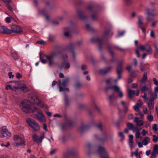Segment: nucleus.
Wrapping results in <instances>:
<instances>
[{
	"label": "nucleus",
	"instance_id": "obj_43",
	"mask_svg": "<svg viewBox=\"0 0 158 158\" xmlns=\"http://www.w3.org/2000/svg\"><path fill=\"white\" fill-rule=\"evenodd\" d=\"M64 100L65 101V104L66 106H68L69 105V100L67 96L65 94Z\"/></svg>",
	"mask_w": 158,
	"mask_h": 158
},
{
	"label": "nucleus",
	"instance_id": "obj_50",
	"mask_svg": "<svg viewBox=\"0 0 158 158\" xmlns=\"http://www.w3.org/2000/svg\"><path fill=\"white\" fill-rule=\"evenodd\" d=\"M152 130L154 132H156L158 130V128L157 125L156 124H154L152 125Z\"/></svg>",
	"mask_w": 158,
	"mask_h": 158
},
{
	"label": "nucleus",
	"instance_id": "obj_39",
	"mask_svg": "<svg viewBox=\"0 0 158 158\" xmlns=\"http://www.w3.org/2000/svg\"><path fill=\"white\" fill-rule=\"evenodd\" d=\"M147 79V73L144 72L143 74L142 79L140 80L142 83H145V81Z\"/></svg>",
	"mask_w": 158,
	"mask_h": 158
},
{
	"label": "nucleus",
	"instance_id": "obj_19",
	"mask_svg": "<svg viewBox=\"0 0 158 158\" xmlns=\"http://www.w3.org/2000/svg\"><path fill=\"white\" fill-rule=\"evenodd\" d=\"M10 30L8 29L6 27L3 26H0V32L5 34H11Z\"/></svg>",
	"mask_w": 158,
	"mask_h": 158
},
{
	"label": "nucleus",
	"instance_id": "obj_26",
	"mask_svg": "<svg viewBox=\"0 0 158 158\" xmlns=\"http://www.w3.org/2000/svg\"><path fill=\"white\" fill-rule=\"evenodd\" d=\"M3 2L6 3V7L10 11L13 12V7L11 6L10 3L11 2L10 0H2Z\"/></svg>",
	"mask_w": 158,
	"mask_h": 158
},
{
	"label": "nucleus",
	"instance_id": "obj_48",
	"mask_svg": "<svg viewBox=\"0 0 158 158\" xmlns=\"http://www.w3.org/2000/svg\"><path fill=\"white\" fill-rule=\"evenodd\" d=\"M127 126L129 129L132 130L134 126L132 123H128L127 124Z\"/></svg>",
	"mask_w": 158,
	"mask_h": 158
},
{
	"label": "nucleus",
	"instance_id": "obj_25",
	"mask_svg": "<svg viewBox=\"0 0 158 158\" xmlns=\"http://www.w3.org/2000/svg\"><path fill=\"white\" fill-rule=\"evenodd\" d=\"M112 67H109L106 69H101L99 71V73L101 75H105L108 73Z\"/></svg>",
	"mask_w": 158,
	"mask_h": 158
},
{
	"label": "nucleus",
	"instance_id": "obj_45",
	"mask_svg": "<svg viewBox=\"0 0 158 158\" xmlns=\"http://www.w3.org/2000/svg\"><path fill=\"white\" fill-rule=\"evenodd\" d=\"M155 51L154 52V56L156 58H158V48L156 46H155Z\"/></svg>",
	"mask_w": 158,
	"mask_h": 158
},
{
	"label": "nucleus",
	"instance_id": "obj_49",
	"mask_svg": "<svg viewBox=\"0 0 158 158\" xmlns=\"http://www.w3.org/2000/svg\"><path fill=\"white\" fill-rule=\"evenodd\" d=\"M82 85L81 83L80 82H77L75 85V88L76 89H79L81 88Z\"/></svg>",
	"mask_w": 158,
	"mask_h": 158
},
{
	"label": "nucleus",
	"instance_id": "obj_55",
	"mask_svg": "<svg viewBox=\"0 0 158 158\" xmlns=\"http://www.w3.org/2000/svg\"><path fill=\"white\" fill-rule=\"evenodd\" d=\"M129 145L131 149L135 147L133 141L129 142Z\"/></svg>",
	"mask_w": 158,
	"mask_h": 158
},
{
	"label": "nucleus",
	"instance_id": "obj_22",
	"mask_svg": "<svg viewBox=\"0 0 158 158\" xmlns=\"http://www.w3.org/2000/svg\"><path fill=\"white\" fill-rule=\"evenodd\" d=\"M36 111H37L38 114L36 115L37 119L40 121L43 122L45 120L44 115L40 110H38V109Z\"/></svg>",
	"mask_w": 158,
	"mask_h": 158
},
{
	"label": "nucleus",
	"instance_id": "obj_46",
	"mask_svg": "<svg viewBox=\"0 0 158 158\" xmlns=\"http://www.w3.org/2000/svg\"><path fill=\"white\" fill-rule=\"evenodd\" d=\"M118 136L121 137L120 140L123 141L125 139V136L122 132H119L118 133Z\"/></svg>",
	"mask_w": 158,
	"mask_h": 158
},
{
	"label": "nucleus",
	"instance_id": "obj_63",
	"mask_svg": "<svg viewBox=\"0 0 158 158\" xmlns=\"http://www.w3.org/2000/svg\"><path fill=\"white\" fill-rule=\"evenodd\" d=\"M153 81L154 82V84L156 85H158V81L156 79L154 78L153 79Z\"/></svg>",
	"mask_w": 158,
	"mask_h": 158
},
{
	"label": "nucleus",
	"instance_id": "obj_64",
	"mask_svg": "<svg viewBox=\"0 0 158 158\" xmlns=\"http://www.w3.org/2000/svg\"><path fill=\"white\" fill-rule=\"evenodd\" d=\"M158 93V86L154 88V93L155 94H157Z\"/></svg>",
	"mask_w": 158,
	"mask_h": 158
},
{
	"label": "nucleus",
	"instance_id": "obj_42",
	"mask_svg": "<svg viewBox=\"0 0 158 158\" xmlns=\"http://www.w3.org/2000/svg\"><path fill=\"white\" fill-rule=\"evenodd\" d=\"M11 56L15 60H18L19 58V56L18 54L15 52L12 53L11 55Z\"/></svg>",
	"mask_w": 158,
	"mask_h": 158
},
{
	"label": "nucleus",
	"instance_id": "obj_17",
	"mask_svg": "<svg viewBox=\"0 0 158 158\" xmlns=\"http://www.w3.org/2000/svg\"><path fill=\"white\" fill-rule=\"evenodd\" d=\"M158 154V145L155 144L153 148V151L150 156L151 158H155Z\"/></svg>",
	"mask_w": 158,
	"mask_h": 158
},
{
	"label": "nucleus",
	"instance_id": "obj_61",
	"mask_svg": "<svg viewBox=\"0 0 158 158\" xmlns=\"http://www.w3.org/2000/svg\"><path fill=\"white\" fill-rule=\"evenodd\" d=\"M106 136H105L103 138H101L99 139V142L102 143H103L104 141L106 140Z\"/></svg>",
	"mask_w": 158,
	"mask_h": 158
},
{
	"label": "nucleus",
	"instance_id": "obj_21",
	"mask_svg": "<svg viewBox=\"0 0 158 158\" xmlns=\"http://www.w3.org/2000/svg\"><path fill=\"white\" fill-rule=\"evenodd\" d=\"M49 12V8L46 7L45 8L39 10V13L44 15H46V18L47 19H48V17L47 15V14Z\"/></svg>",
	"mask_w": 158,
	"mask_h": 158
},
{
	"label": "nucleus",
	"instance_id": "obj_23",
	"mask_svg": "<svg viewBox=\"0 0 158 158\" xmlns=\"http://www.w3.org/2000/svg\"><path fill=\"white\" fill-rule=\"evenodd\" d=\"M152 90L151 86V85H149L148 86L146 85L143 86L141 88L140 90L142 92H145L146 91H148V93H151L152 92Z\"/></svg>",
	"mask_w": 158,
	"mask_h": 158
},
{
	"label": "nucleus",
	"instance_id": "obj_38",
	"mask_svg": "<svg viewBox=\"0 0 158 158\" xmlns=\"http://www.w3.org/2000/svg\"><path fill=\"white\" fill-rule=\"evenodd\" d=\"M150 95V100H152L154 101V99L157 98V94H155L154 93L152 92H152L151 93H148Z\"/></svg>",
	"mask_w": 158,
	"mask_h": 158
},
{
	"label": "nucleus",
	"instance_id": "obj_13",
	"mask_svg": "<svg viewBox=\"0 0 158 158\" xmlns=\"http://www.w3.org/2000/svg\"><path fill=\"white\" fill-rule=\"evenodd\" d=\"M78 154V150L74 148L69 149L64 154L65 157H68L70 156H77Z\"/></svg>",
	"mask_w": 158,
	"mask_h": 158
},
{
	"label": "nucleus",
	"instance_id": "obj_7",
	"mask_svg": "<svg viewBox=\"0 0 158 158\" xmlns=\"http://www.w3.org/2000/svg\"><path fill=\"white\" fill-rule=\"evenodd\" d=\"M26 122L34 131H38L40 129V127L38 124L37 123H35L33 119L30 118H27Z\"/></svg>",
	"mask_w": 158,
	"mask_h": 158
},
{
	"label": "nucleus",
	"instance_id": "obj_29",
	"mask_svg": "<svg viewBox=\"0 0 158 158\" xmlns=\"http://www.w3.org/2000/svg\"><path fill=\"white\" fill-rule=\"evenodd\" d=\"M138 26L139 28L143 27V23L142 20L143 19V17L142 16H139L138 17Z\"/></svg>",
	"mask_w": 158,
	"mask_h": 158
},
{
	"label": "nucleus",
	"instance_id": "obj_34",
	"mask_svg": "<svg viewBox=\"0 0 158 158\" xmlns=\"http://www.w3.org/2000/svg\"><path fill=\"white\" fill-rule=\"evenodd\" d=\"M139 118L138 117H135L134 118V121L136 122L137 125L139 126H141L143 124V121L142 120H139Z\"/></svg>",
	"mask_w": 158,
	"mask_h": 158
},
{
	"label": "nucleus",
	"instance_id": "obj_33",
	"mask_svg": "<svg viewBox=\"0 0 158 158\" xmlns=\"http://www.w3.org/2000/svg\"><path fill=\"white\" fill-rule=\"evenodd\" d=\"M20 88L21 89L24 93H26L29 91V88L27 87L26 85L24 84H22L20 86Z\"/></svg>",
	"mask_w": 158,
	"mask_h": 158
},
{
	"label": "nucleus",
	"instance_id": "obj_60",
	"mask_svg": "<svg viewBox=\"0 0 158 158\" xmlns=\"http://www.w3.org/2000/svg\"><path fill=\"white\" fill-rule=\"evenodd\" d=\"M135 136L136 138H139L140 136V132H137L135 133Z\"/></svg>",
	"mask_w": 158,
	"mask_h": 158
},
{
	"label": "nucleus",
	"instance_id": "obj_4",
	"mask_svg": "<svg viewBox=\"0 0 158 158\" xmlns=\"http://www.w3.org/2000/svg\"><path fill=\"white\" fill-rule=\"evenodd\" d=\"M87 11L92 13L91 16L92 19L93 21H96L98 19V15L99 11L97 10L96 8L93 5H89L87 9Z\"/></svg>",
	"mask_w": 158,
	"mask_h": 158
},
{
	"label": "nucleus",
	"instance_id": "obj_9",
	"mask_svg": "<svg viewBox=\"0 0 158 158\" xmlns=\"http://www.w3.org/2000/svg\"><path fill=\"white\" fill-rule=\"evenodd\" d=\"M156 10L155 9H150L149 8H147L146 9L147 15L146 19L148 21L152 20L153 17L157 15L156 14L154 13V12Z\"/></svg>",
	"mask_w": 158,
	"mask_h": 158
},
{
	"label": "nucleus",
	"instance_id": "obj_36",
	"mask_svg": "<svg viewBox=\"0 0 158 158\" xmlns=\"http://www.w3.org/2000/svg\"><path fill=\"white\" fill-rule=\"evenodd\" d=\"M128 91L129 97L130 98H133V95L135 94V91L132 90L130 89H128Z\"/></svg>",
	"mask_w": 158,
	"mask_h": 158
},
{
	"label": "nucleus",
	"instance_id": "obj_28",
	"mask_svg": "<svg viewBox=\"0 0 158 158\" xmlns=\"http://www.w3.org/2000/svg\"><path fill=\"white\" fill-rule=\"evenodd\" d=\"M109 89H111L115 91L118 92L119 90V88L116 85L109 86L106 88V91H107Z\"/></svg>",
	"mask_w": 158,
	"mask_h": 158
},
{
	"label": "nucleus",
	"instance_id": "obj_30",
	"mask_svg": "<svg viewBox=\"0 0 158 158\" xmlns=\"http://www.w3.org/2000/svg\"><path fill=\"white\" fill-rule=\"evenodd\" d=\"M71 31V29L70 28H66L64 29V35L67 37H69L70 36V32Z\"/></svg>",
	"mask_w": 158,
	"mask_h": 158
},
{
	"label": "nucleus",
	"instance_id": "obj_57",
	"mask_svg": "<svg viewBox=\"0 0 158 158\" xmlns=\"http://www.w3.org/2000/svg\"><path fill=\"white\" fill-rule=\"evenodd\" d=\"M138 86V84L137 83H133L131 87L133 89H137Z\"/></svg>",
	"mask_w": 158,
	"mask_h": 158
},
{
	"label": "nucleus",
	"instance_id": "obj_24",
	"mask_svg": "<svg viewBox=\"0 0 158 158\" xmlns=\"http://www.w3.org/2000/svg\"><path fill=\"white\" fill-rule=\"evenodd\" d=\"M116 98V97L114 94H112L108 96L107 100L110 105H112L114 104V100Z\"/></svg>",
	"mask_w": 158,
	"mask_h": 158
},
{
	"label": "nucleus",
	"instance_id": "obj_18",
	"mask_svg": "<svg viewBox=\"0 0 158 158\" xmlns=\"http://www.w3.org/2000/svg\"><path fill=\"white\" fill-rule=\"evenodd\" d=\"M62 58L65 62L64 64V69L65 70H67L69 69L70 67V63L69 62H65L68 59V57L66 55H63L61 56Z\"/></svg>",
	"mask_w": 158,
	"mask_h": 158
},
{
	"label": "nucleus",
	"instance_id": "obj_47",
	"mask_svg": "<svg viewBox=\"0 0 158 158\" xmlns=\"http://www.w3.org/2000/svg\"><path fill=\"white\" fill-rule=\"evenodd\" d=\"M147 119L150 122H152L153 121V117L152 115H148L147 117Z\"/></svg>",
	"mask_w": 158,
	"mask_h": 158
},
{
	"label": "nucleus",
	"instance_id": "obj_44",
	"mask_svg": "<svg viewBox=\"0 0 158 158\" xmlns=\"http://www.w3.org/2000/svg\"><path fill=\"white\" fill-rule=\"evenodd\" d=\"M86 29L89 31H93L94 29L89 24H87L85 26Z\"/></svg>",
	"mask_w": 158,
	"mask_h": 158
},
{
	"label": "nucleus",
	"instance_id": "obj_53",
	"mask_svg": "<svg viewBox=\"0 0 158 158\" xmlns=\"http://www.w3.org/2000/svg\"><path fill=\"white\" fill-rule=\"evenodd\" d=\"M139 48L140 50L143 51L145 49V45H141L139 47Z\"/></svg>",
	"mask_w": 158,
	"mask_h": 158
},
{
	"label": "nucleus",
	"instance_id": "obj_1",
	"mask_svg": "<svg viewBox=\"0 0 158 158\" xmlns=\"http://www.w3.org/2000/svg\"><path fill=\"white\" fill-rule=\"evenodd\" d=\"M59 53V52L57 51H54L48 55H45L41 52L40 53V60L41 62L44 64L46 63V60L44 59L45 57L48 61L49 66H50L55 64L54 59Z\"/></svg>",
	"mask_w": 158,
	"mask_h": 158
},
{
	"label": "nucleus",
	"instance_id": "obj_35",
	"mask_svg": "<svg viewBox=\"0 0 158 158\" xmlns=\"http://www.w3.org/2000/svg\"><path fill=\"white\" fill-rule=\"evenodd\" d=\"M150 139L149 137H145L144 139L142 141V143L144 145H146L150 142Z\"/></svg>",
	"mask_w": 158,
	"mask_h": 158
},
{
	"label": "nucleus",
	"instance_id": "obj_11",
	"mask_svg": "<svg viewBox=\"0 0 158 158\" xmlns=\"http://www.w3.org/2000/svg\"><path fill=\"white\" fill-rule=\"evenodd\" d=\"M123 61H120L118 63V65L117 68V73L118 74L117 78L114 80L115 82H116L118 80L121 78V73L123 71L122 64Z\"/></svg>",
	"mask_w": 158,
	"mask_h": 158
},
{
	"label": "nucleus",
	"instance_id": "obj_16",
	"mask_svg": "<svg viewBox=\"0 0 158 158\" xmlns=\"http://www.w3.org/2000/svg\"><path fill=\"white\" fill-rule=\"evenodd\" d=\"M12 29L10 30L11 33H20L23 32L21 27L18 25H15L12 27Z\"/></svg>",
	"mask_w": 158,
	"mask_h": 158
},
{
	"label": "nucleus",
	"instance_id": "obj_5",
	"mask_svg": "<svg viewBox=\"0 0 158 158\" xmlns=\"http://www.w3.org/2000/svg\"><path fill=\"white\" fill-rule=\"evenodd\" d=\"M14 140L17 145H25L24 138L22 134L15 135Z\"/></svg>",
	"mask_w": 158,
	"mask_h": 158
},
{
	"label": "nucleus",
	"instance_id": "obj_59",
	"mask_svg": "<svg viewBox=\"0 0 158 158\" xmlns=\"http://www.w3.org/2000/svg\"><path fill=\"white\" fill-rule=\"evenodd\" d=\"M135 155L137 158H141L140 155V154H139L137 151H135Z\"/></svg>",
	"mask_w": 158,
	"mask_h": 158
},
{
	"label": "nucleus",
	"instance_id": "obj_12",
	"mask_svg": "<svg viewBox=\"0 0 158 158\" xmlns=\"http://www.w3.org/2000/svg\"><path fill=\"white\" fill-rule=\"evenodd\" d=\"M31 101L34 104H36L39 106L41 108H44L45 105L35 95H33L31 96Z\"/></svg>",
	"mask_w": 158,
	"mask_h": 158
},
{
	"label": "nucleus",
	"instance_id": "obj_32",
	"mask_svg": "<svg viewBox=\"0 0 158 158\" xmlns=\"http://www.w3.org/2000/svg\"><path fill=\"white\" fill-rule=\"evenodd\" d=\"M142 103L141 102H140L139 103H136L135 105L134 106V110L137 112L139 111V108L142 106Z\"/></svg>",
	"mask_w": 158,
	"mask_h": 158
},
{
	"label": "nucleus",
	"instance_id": "obj_8",
	"mask_svg": "<svg viewBox=\"0 0 158 158\" xmlns=\"http://www.w3.org/2000/svg\"><path fill=\"white\" fill-rule=\"evenodd\" d=\"M82 43L81 40H79L76 44L71 43L66 47L65 49L71 51L73 53V56L74 58L75 57V53L74 50V48L76 46L77 44L80 45L82 44Z\"/></svg>",
	"mask_w": 158,
	"mask_h": 158
},
{
	"label": "nucleus",
	"instance_id": "obj_10",
	"mask_svg": "<svg viewBox=\"0 0 158 158\" xmlns=\"http://www.w3.org/2000/svg\"><path fill=\"white\" fill-rule=\"evenodd\" d=\"M69 81L70 79L68 77H66L63 80L62 84L64 88L60 86L59 87V90L60 92L63 91H69V89L65 88V87L69 83Z\"/></svg>",
	"mask_w": 158,
	"mask_h": 158
},
{
	"label": "nucleus",
	"instance_id": "obj_2",
	"mask_svg": "<svg viewBox=\"0 0 158 158\" xmlns=\"http://www.w3.org/2000/svg\"><path fill=\"white\" fill-rule=\"evenodd\" d=\"M113 34L112 31L110 29L105 30L103 34V35L102 38H93L91 39L90 41L92 43L96 42L98 45V49L100 50L102 48L103 41L104 38L112 36Z\"/></svg>",
	"mask_w": 158,
	"mask_h": 158
},
{
	"label": "nucleus",
	"instance_id": "obj_52",
	"mask_svg": "<svg viewBox=\"0 0 158 158\" xmlns=\"http://www.w3.org/2000/svg\"><path fill=\"white\" fill-rule=\"evenodd\" d=\"M81 69L82 70H85L87 69V66L85 65L82 64L81 66Z\"/></svg>",
	"mask_w": 158,
	"mask_h": 158
},
{
	"label": "nucleus",
	"instance_id": "obj_15",
	"mask_svg": "<svg viewBox=\"0 0 158 158\" xmlns=\"http://www.w3.org/2000/svg\"><path fill=\"white\" fill-rule=\"evenodd\" d=\"M11 135L10 132L6 128L2 129L0 132V137L2 138L10 137Z\"/></svg>",
	"mask_w": 158,
	"mask_h": 158
},
{
	"label": "nucleus",
	"instance_id": "obj_40",
	"mask_svg": "<svg viewBox=\"0 0 158 158\" xmlns=\"http://www.w3.org/2000/svg\"><path fill=\"white\" fill-rule=\"evenodd\" d=\"M5 89L6 90L10 89V90H13L15 91H16L19 89V88L16 87H14L13 88H12L11 86V85H7Z\"/></svg>",
	"mask_w": 158,
	"mask_h": 158
},
{
	"label": "nucleus",
	"instance_id": "obj_31",
	"mask_svg": "<svg viewBox=\"0 0 158 158\" xmlns=\"http://www.w3.org/2000/svg\"><path fill=\"white\" fill-rule=\"evenodd\" d=\"M145 49L146 52L149 54H151L152 52V50L151 46L148 44H145Z\"/></svg>",
	"mask_w": 158,
	"mask_h": 158
},
{
	"label": "nucleus",
	"instance_id": "obj_14",
	"mask_svg": "<svg viewBox=\"0 0 158 158\" xmlns=\"http://www.w3.org/2000/svg\"><path fill=\"white\" fill-rule=\"evenodd\" d=\"M44 133H42L40 137L34 133H32V138L34 141L37 143H41L42 142V139L44 138Z\"/></svg>",
	"mask_w": 158,
	"mask_h": 158
},
{
	"label": "nucleus",
	"instance_id": "obj_41",
	"mask_svg": "<svg viewBox=\"0 0 158 158\" xmlns=\"http://www.w3.org/2000/svg\"><path fill=\"white\" fill-rule=\"evenodd\" d=\"M113 48L111 45H108L107 47V49L108 52L110 55L113 57L114 56V53L111 50V49Z\"/></svg>",
	"mask_w": 158,
	"mask_h": 158
},
{
	"label": "nucleus",
	"instance_id": "obj_56",
	"mask_svg": "<svg viewBox=\"0 0 158 158\" xmlns=\"http://www.w3.org/2000/svg\"><path fill=\"white\" fill-rule=\"evenodd\" d=\"M127 5L129 6L132 3V0H124Z\"/></svg>",
	"mask_w": 158,
	"mask_h": 158
},
{
	"label": "nucleus",
	"instance_id": "obj_6",
	"mask_svg": "<svg viewBox=\"0 0 158 158\" xmlns=\"http://www.w3.org/2000/svg\"><path fill=\"white\" fill-rule=\"evenodd\" d=\"M98 152L101 158H110L105 148L101 145L98 146Z\"/></svg>",
	"mask_w": 158,
	"mask_h": 158
},
{
	"label": "nucleus",
	"instance_id": "obj_3",
	"mask_svg": "<svg viewBox=\"0 0 158 158\" xmlns=\"http://www.w3.org/2000/svg\"><path fill=\"white\" fill-rule=\"evenodd\" d=\"M20 107L22 110L26 113H34L37 110V108L34 107L33 109L29 100H24L22 101Z\"/></svg>",
	"mask_w": 158,
	"mask_h": 158
},
{
	"label": "nucleus",
	"instance_id": "obj_51",
	"mask_svg": "<svg viewBox=\"0 0 158 158\" xmlns=\"http://www.w3.org/2000/svg\"><path fill=\"white\" fill-rule=\"evenodd\" d=\"M153 139H152L154 143H155L158 140V137H157L155 135H153Z\"/></svg>",
	"mask_w": 158,
	"mask_h": 158
},
{
	"label": "nucleus",
	"instance_id": "obj_37",
	"mask_svg": "<svg viewBox=\"0 0 158 158\" xmlns=\"http://www.w3.org/2000/svg\"><path fill=\"white\" fill-rule=\"evenodd\" d=\"M154 101L152 100H150L148 102V105L149 109L151 110L152 109L154 108Z\"/></svg>",
	"mask_w": 158,
	"mask_h": 158
},
{
	"label": "nucleus",
	"instance_id": "obj_27",
	"mask_svg": "<svg viewBox=\"0 0 158 158\" xmlns=\"http://www.w3.org/2000/svg\"><path fill=\"white\" fill-rule=\"evenodd\" d=\"M89 126L86 125H84L81 126L79 128V131L81 133H83L86 131L89 128Z\"/></svg>",
	"mask_w": 158,
	"mask_h": 158
},
{
	"label": "nucleus",
	"instance_id": "obj_62",
	"mask_svg": "<svg viewBox=\"0 0 158 158\" xmlns=\"http://www.w3.org/2000/svg\"><path fill=\"white\" fill-rule=\"evenodd\" d=\"M118 96L120 98H122L123 97V95L122 92L119 90L118 92Z\"/></svg>",
	"mask_w": 158,
	"mask_h": 158
},
{
	"label": "nucleus",
	"instance_id": "obj_58",
	"mask_svg": "<svg viewBox=\"0 0 158 158\" xmlns=\"http://www.w3.org/2000/svg\"><path fill=\"white\" fill-rule=\"evenodd\" d=\"M124 33V31H120L118 32V37H119L123 35Z\"/></svg>",
	"mask_w": 158,
	"mask_h": 158
},
{
	"label": "nucleus",
	"instance_id": "obj_54",
	"mask_svg": "<svg viewBox=\"0 0 158 158\" xmlns=\"http://www.w3.org/2000/svg\"><path fill=\"white\" fill-rule=\"evenodd\" d=\"M143 111L144 114H146L148 113V111L147 108L146 106H143Z\"/></svg>",
	"mask_w": 158,
	"mask_h": 158
},
{
	"label": "nucleus",
	"instance_id": "obj_20",
	"mask_svg": "<svg viewBox=\"0 0 158 158\" xmlns=\"http://www.w3.org/2000/svg\"><path fill=\"white\" fill-rule=\"evenodd\" d=\"M77 13L79 18L81 20H85L87 18V16L83 15V14L85 13V12L81 10H77Z\"/></svg>",
	"mask_w": 158,
	"mask_h": 158
}]
</instances>
